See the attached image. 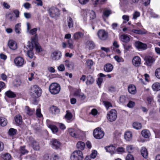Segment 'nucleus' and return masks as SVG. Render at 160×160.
<instances>
[{
  "label": "nucleus",
  "mask_w": 160,
  "mask_h": 160,
  "mask_svg": "<svg viewBox=\"0 0 160 160\" xmlns=\"http://www.w3.org/2000/svg\"><path fill=\"white\" fill-rule=\"evenodd\" d=\"M141 134L142 136L145 138H148L150 136V132L147 129L142 130L141 132Z\"/></svg>",
  "instance_id": "obj_32"
},
{
  "label": "nucleus",
  "mask_w": 160,
  "mask_h": 160,
  "mask_svg": "<svg viewBox=\"0 0 160 160\" xmlns=\"http://www.w3.org/2000/svg\"><path fill=\"white\" fill-rule=\"evenodd\" d=\"M8 46L10 49L15 50L17 48V44L16 42L13 40H10L8 42Z\"/></svg>",
  "instance_id": "obj_22"
},
{
  "label": "nucleus",
  "mask_w": 160,
  "mask_h": 160,
  "mask_svg": "<svg viewBox=\"0 0 160 160\" xmlns=\"http://www.w3.org/2000/svg\"><path fill=\"white\" fill-rule=\"evenodd\" d=\"M67 22L68 26L69 28H71L73 27V22L72 18L70 17L68 18Z\"/></svg>",
  "instance_id": "obj_37"
},
{
  "label": "nucleus",
  "mask_w": 160,
  "mask_h": 160,
  "mask_svg": "<svg viewBox=\"0 0 160 160\" xmlns=\"http://www.w3.org/2000/svg\"><path fill=\"white\" fill-rule=\"evenodd\" d=\"M76 147L78 149L83 150L85 148V143L82 141H79L77 143Z\"/></svg>",
  "instance_id": "obj_30"
},
{
  "label": "nucleus",
  "mask_w": 160,
  "mask_h": 160,
  "mask_svg": "<svg viewBox=\"0 0 160 160\" xmlns=\"http://www.w3.org/2000/svg\"><path fill=\"white\" fill-rule=\"evenodd\" d=\"M49 128L51 129L52 132L54 133H56L58 132V128L55 126L50 125L49 126Z\"/></svg>",
  "instance_id": "obj_41"
},
{
  "label": "nucleus",
  "mask_w": 160,
  "mask_h": 160,
  "mask_svg": "<svg viewBox=\"0 0 160 160\" xmlns=\"http://www.w3.org/2000/svg\"><path fill=\"white\" fill-rule=\"evenodd\" d=\"M132 62L134 65L137 67L139 66L141 63V59L138 56L134 57L132 60Z\"/></svg>",
  "instance_id": "obj_20"
},
{
  "label": "nucleus",
  "mask_w": 160,
  "mask_h": 160,
  "mask_svg": "<svg viewBox=\"0 0 160 160\" xmlns=\"http://www.w3.org/2000/svg\"><path fill=\"white\" fill-rule=\"evenodd\" d=\"M117 112L115 109H112L108 112L107 115V118L110 122L115 121L117 118Z\"/></svg>",
  "instance_id": "obj_5"
},
{
  "label": "nucleus",
  "mask_w": 160,
  "mask_h": 160,
  "mask_svg": "<svg viewBox=\"0 0 160 160\" xmlns=\"http://www.w3.org/2000/svg\"><path fill=\"white\" fill-rule=\"evenodd\" d=\"M124 138L126 141H130L132 138V134L131 132L129 131L126 132L124 133Z\"/></svg>",
  "instance_id": "obj_23"
},
{
  "label": "nucleus",
  "mask_w": 160,
  "mask_h": 160,
  "mask_svg": "<svg viewBox=\"0 0 160 160\" xmlns=\"http://www.w3.org/2000/svg\"><path fill=\"white\" fill-rule=\"evenodd\" d=\"M140 15V13L139 12L137 11H136L133 14V19H136L137 18L139 17Z\"/></svg>",
  "instance_id": "obj_53"
},
{
  "label": "nucleus",
  "mask_w": 160,
  "mask_h": 160,
  "mask_svg": "<svg viewBox=\"0 0 160 160\" xmlns=\"http://www.w3.org/2000/svg\"><path fill=\"white\" fill-rule=\"evenodd\" d=\"M132 32L134 33L139 34H146L147 32V31L144 29L142 30L133 29L132 30Z\"/></svg>",
  "instance_id": "obj_34"
},
{
  "label": "nucleus",
  "mask_w": 160,
  "mask_h": 160,
  "mask_svg": "<svg viewBox=\"0 0 160 160\" xmlns=\"http://www.w3.org/2000/svg\"><path fill=\"white\" fill-rule=\"evenodd\" d=\"M68 132L70 135L72 137L78 138L79 136L78 131L74 129L69 128L68 129Z\"/></svg>",
  "instance_id": "obj_14"
},
{
  "label": "nucleus",
  "mask_w": 160,
  "mask_h": 160,
  "mask_svg": "<svg viewBox=\"0 0 160 160\" xmlns=\"http://www.w3.org/2000/svg\"><path fill=\"white\" fill-rule=\"evenodd\" d=\"M95 46V44L93 41L90 40L87 41L85 44V48L89 50L94 49Z\"/></svg>",
  "instance_id": "obj_17"
},
{
  "label": "nucleus",
  "mask_w": 160,
  "mask_h": 160,
  "mask_svg": "<svg viewBox=\"0 0 160 160\" xmlns=\"http://www.w3.org/2000/svg\"><path fill=\"white\" fill-rule=\"evenodd\" d=\"M72 117V114L69 111H67L66 114L65 116V118L68 120H70Z\"/></svg>",
  "instance_id": "obj_44"
},
{
  "label": "nucleus",
  "mask_w": 160,
  "mask_h": 160,
  "mask_svg": "<svg viewBox=\"0 0 160 160\" xmlns=\"http://www.w3.org/2000/svg\"><path fill=\"white\" fill-rule=\"evenodd\" d=\"M37 31V28H34L31 30L29 31V33L32 34V35H34V36L35 34H36V32Z\"/></svg>",
  "instance_id": "obj_54"
},
{
  "label": "nucleus",
  "mask_w": 160,
  "mask_h": 160,
  "mask_svg": "<svg viewBox=\"0 0 160 160\" xmlns=\"http://www.w3.org/2000/svg\"><path fill=\"white\" fill-rule=\"evenodd\" d=\"M126 160H134V158L132 155L128 154L126 158Z\"/></svg>",
  "instance_id": "obj_55"
},
{
  "label": "nucleus",
  "mask_w": 160,
  "mask_h": 160,
  "mask_svg": "<svg viewBox=\"0 0 160 160\" xmlns=\"http://www.w3.org/2000/svg\"><path fill=\"white\" fill-rule=\"evenodd\" d=\"M113 69V66L111 64H106L104 67V70L107 72H109L112 71Z\"/></svg>",
  "instance_id": "obj_26"
},
{
  "label": "nucleus",
  "mask_w": 160,
  "mask_h": 160,
  "mask_svg": "<svg viewBox=\"0 0 160 160\" xmlns=\"http://www.w3.org/2000/svg\"><path fill=\"white\" fill-rule=\"evenodd\" d=\"M141 152L142 156L145 158H146L148 156V152L147 149L145 147L142 148L141 150Z\"/></svg>",
  "instance_id": "obj_29"
},
{
  "label": "nucleus",
  "mask_w": 160,
  "mask_h": 160,
  "mask_svg": "<svg viewBox=\"0 0 160 160\" xmlns=\"http://www.w3.org/2000/svg\"><path fill=\"white\" fill-rule=\"evenodd\" d=\"M99 38L102 40H106L108 37V33L104 30H99L97 33Z\"/></svg>",
  "instance_id": "obj_10"
},
{
  "label": "nucleus",
  "mask_w": 160,
  "mask_h": 160,
  "mask_svg": "<svg viewBox=\"0 0 160 160\" xmlns=\"http://www.w3.org/2000/svg\"><path fill=\"white\" fill-rule=\"evenodd\" d=\"M127 150L129 153H131L132 150V145H128L127 147Z\"/></svg>",
  "instance_id": "obj_63"
},
{
  "label": "nucleus",
  "mask_w": 160,
  "mask_h": 160,
  "mask_svg": "<svg viewBox=\"0 0 160 160\" xmlns=\"http://www.w3.org/2000/svg\"><path fill=\"white\" fill-rule=\"evenodd\" d=\"M117 151L121 154L125 152V149L122 147H119L117 149Z\"/></svg>",
  "instance_id": "obj_51"
},
{
  "label": "nucleus",
  "mask_w": 160,
  "mask_h": 160,
  "mask_svg": "<svg viewBox=\"0 0 160 160\" xmlns=\"http://www.w3.org/2000/svg\"><path fill=\"white\" fill-rule=\"evenodd\" d=\"M107 152H110L111 154H113L115 152V148L112 145H110L105 148Z\"/></svg>",
  "instance_id": "obj_25"
},
{
  "label": "nucleus",
  "mask_w": 160,
  "mask_h": 160,
  "mask_svg": "<svg viewBox=\"0 0 160 160\" xmlns=\"http://www.w3.org/2000/svg\"><path fill=\"white\" fill-rule=\"evenodd\" d=\"M119 38L121 41L125 42H128L130 40V38L129 36L125 34L121 35Z\"/></svg>",
  "instance_id": "obj_24"
},
{
  "label": "nucleus",
  "mask_w": 160,
  "mask_h": 160,
  "mask_svg": "<svg viewBox=\"0 0 160 160\" xmlns=\"http://www.w3.org/2000/svg\"><path fill=\"white\" fill-rule=\"evenodd\" d=\"M17 132V131L16 129L10 128L9 130L8 133L11 136H13L16 134Z\"/></svg>",
  "instance_id": "obj_47"
},
{
  "label": "nucleus",
  "mask_w": 160,
  "mask_h": 160,
  "mask_svg": "<svg viewBox=\"0 0 160 160\" xmlns=\"http://www.w3.org/2000/svg\"><path fill=\"white\" fill-rule=\"evenodd\" d=\"M86 65L89 68H91V67L93 64V62L91 60H88L86 62Z\"/></svg>",
  "instance_id": "obj_49"
},
{
  "label": "nucleus",
  "mask_w": 160,
  "mask_h": 160,
  "mask_svg": "<svg viewBox=\"0 0 160 160\" xmlns=\"http://www.w3.org/2000/svg\"><path fill=\"white\" fill-rule=\"evenodd\" d=\"M68 43L69 45V48L71 49L73 48V46L72 44V40L71 39L68 40Z\"/></svg>",
  "instance_id": "obj_57"
},
{
  "label": "nucleus",
  "mask_w": 160,
  "mask_h": 160,
  "mask_svg": "<svg viewBox=\"0 0 160 160\" xmlns=\"http://www.w3.org/2000/svg\"><path fill=\"white\" fill-rule=\"evenodd\" d=\"M93 135L96 138L100 139L103 137L104 135V132L101 130V128H98L94 130Z\"/></svg>",
  "instance_id": "obj_8"
},
{
  "label": "nucleus",
  "mask_w": 160,
  "mask_h": 160,
  "mask_svg": "<svg viewBox=\"0 0 160 160\" xmlns=\"http://www.w3.org/2000/svg\"><path fill=\"white\" fill-rule=\"evenodd\" d=\"M38 35L35 34V36L31 37V42H29L27 46L28 48H30L33 49V48L35 47L36 52L38 53L42 50L41 47L38 42Z\"/></svg>",
  "instance_id": "obj_1"
},
{
  "label": "nucleus",
  "mask_w": 160,
  "mask_h": 160,
  "mask_svg": "<svg viewBox=\"0 0 160 160\" xmlns=\"http://www.w3.org/2000/svg\"><path fill=\"white\" fill-rule=\"evenodd\" d=\"M60 157L58 155L54 154L52 157L53 160H60Z\"/></svg>",
  "instance_id": "obj_64"
},
{
  "label": "nucleus",
  "mask_w": 160,
  "mask_h": 160,
  "mask_svg": "<svg viewBox=\"0 0 160 160\" xmlns=\"http://www.w3.org/2000/svg\"><path fill=\"white\" fill-rule=\"evenodd\" d=\"M83 158L82 153L80 150H76L71 154V160H82Z\"/></svg>",
  "instance_id": "obj_6"
},
{
  "label": "nucleus",
  "mask_w": 160,
  "mask_h": 160,
  "mask_svg": "<svg viewBox=\"0 0 160 160\" xmlns=\"http://www.w3.org/2000/svg\"><path fill=\"white\" fill-rule=\"evenodd\" d=\"M2 157L5 160H10L11 158V155L8 153H6L2 155Z\"/></svg>",
  "instance_id": "obj_43"
},
{
  "label": "nucleus",
  "mask_w": 160,
  "mask_h": 160,
  "mask_svg": "<svg viewBox=\"0 0 160 160\" xmlns=\"http://www.w3.org/2000/svg\"><path fill=\"white\" fill-rule=\"evenodd\" d=\"M21 24L20 23H18L15 25V31L17 33L20 34L21 33Z\"/></svg>",
  "instance_id": "obj_38"
},
{
  "label": "nucleus",
  "mask_w": 160,
  "mask_h": 160,
  "mask_svg": "<svg viewBox=\"0 0 160 160\" xmlns=\"http://www.w3.org/2000/svg\"><path fill=\"white\" fill-rule=\"evenodd\" d=\"M145 64L148 66H151L155 61V59L152 56H146L144 58Z\"/></svg>",
  "instance_id": "obj_13"
},
{
  "label": "nucleus",
  "mask_w": 160,
  "mask_h": 160,
  "mask_svg": "<svg viewBox=\"0 0 160 160\" xmlns=\"http://www.w3.org/2000/svg\"><path fill=\"white\" fill-rule=\"evenodd\" d=\"M84 36L83 34L80 32H78L73 34V38L75 40H78L80 38H82Z\"/></svg>",
  "instance_id": "obj_28"
},
{
  "label": "nucleus",
  "mask_w": 160,
  "mask_h": 160,
  "mask_svg": "<svg viewBox=\"0 0 160 160\" xmlns=\"http://www.w3.org/2000/svg\"><path fill=\"white\" fill-rule=\"evenodd\" d=\"M62 56V53L58 51H55L51 54V57L52 59L54 61L59 60Z\"/></svg>",
  "instance_id": "obj_9"
},
{
  "label": "nucleus",
  "mask_w": 160,
  "mask_h": 160,
  "mask_svg": "<svg viewBox=\"0 0 160 160\" xmlns=\"http://www.w3.org/2000/svg\"><path fill=\"white\" fill-rule=\"evenodd\" d=\"M5 94L9 98H14L16 97L15 93L10 90H8L6 92Z\"/></svg>",
  "instance_id": "obj_36"
},
{
  "label": "nucleus",
  "mask_w": 160,
  "mask_h": 160,
  "mask_svg": "<svg viewBox=\"0 0 160 160\" xmlns=\"http://www.w3.org/2000/svg\"><path fill=\"white\" fill-rule=\"evenodd\" d=\"M87 84H92L94 81V79L93 78L91 75H88L87 77Z\"/></svg>",
  "instance_id": "obj_35"
},
{
  "label": "nucleus",
  "mask_w": 160,
  "mask_h": 160,
  "mask_svg": "<svg viewBox=\"0 0 160 160\" xmlns=\"http://www.w3.org/2000/svg\"><path fill=\"white\" fill-rule=\"evenodd\" d=\"M132 126L133 128L136 129H139L142 128L141 123L139 122H134L133 123Z\"/></svg>",
  "instance_id": "obj_42"
},
{
  "label": "nucleus",
  "mask_w": 160,
  "mask_h": 160,
  "mask_svg": "<svg viewBox=\"0 0 160 160\" xmlns=\"http://www.w3.org/2000/svg\"><path fill=\"white\" fill-rule=\"evenodd\" d=\"M124 49L127 51L129 50L132 48V46L130 45L124 44L123 45Z\"/></svg>",
  "instance_id": "obj_61"
},
{
  "label": "nucleus",
  "mask_w": 160,
  "mask_h": 160,
  "mask_svg": "<svg viewBox=\"0 0 160 160\" xmlns=\"http://www.w3.org/2000/svg\"><path fill=\"white\" fill-rule=\"evenodd\" d=\"M128 91L129 93L134 94L137 92L136 87L133 84H130L128 87Z\"/></svg>",
  "instance_id": "obj_19"
},
{
  "label": "nucleus",
  "mask_w": 160,
  "mask_h": 160,
  "mask_svg": "<svg viewBox=\"0 0 160 160\" xmlns=\"http://www.w3.org/2000/svg\"><path fill=\"white\" fill-rule=\"evenodd\" d=\"M135 45L136 48L138 49H142L144 50L146 49L147 47V45L146 44L138 41L136 42Z\"/></svg>",
  "instance_id": "obj_18"
},
{
  "label": "nucleus",
  "mask_w": 160,
  "mask_h": 160,
  "mask_svg": "<svg viewBox=\"0 0 160 160\" xmlns=\"http://www.w3.org/2000/svg\"><path fill=\"white\" fill-rule=\"evenodd\" d=\"M52 148L56 149H58L61 146L60 142L56 139H52L51 142Z\"/></svg>",
  "instance_id": "obj_15"
},
{
  "label": "nucleus",
  "mask_w": 160,
  "mask_h": 160,
  "mask_svg": "<svg viewBox=\"0 0 160 160\" xmlns=\"http://www.w3.org/2000/svg\"><path fill=\"white\" fill-rule=\"evenodd\" d=\"M152 88L155 91L160 90V83L158 82L154 83L152 85Z\"/></svg>",
  "instance_id": "obj_33"
},
{
  "label": "nucleus",
  "mask_w": 160,
  "mask_h": 160,
  "mask_svg": "<svg viewBox=\"0 0 160 160\" xmlns=\"http://www.w3.org/2000/svg\"><path fill=\"white\" fill-rule=\"evenodd\" d=\"M50 111L53 114H56L59 112V109L56 106H52L50 108Z\"/></svg>",
  "instance_id": "obj_31"
},
{
  "label": "nucleus",
  "mask_w": 160,
  "mask_h": 160,
  "mask_svg": "<svg viewBox=\"0 0 160 160\" xmlns=\"http://www.w3.org/2000/svg\"><path fill=\"white\" fill-rule=\"evenodd\" d=\"M58 68L59 71H63L65 70V67L63 64H61L58 67Z\"/></svg>",
  "instance_id": "obj_56"
},
{
  "label": "nucleus",
  "mask_w": 160,
  "mask_h": 160,
  "mask_svg": "<svg viewBox=\"0 0 160 160\" xmlns=\"http://www.w3.org/2000/svg\"><path fill=\"white\" fill-rule=\"evenodd\" d=\"M36 113L37 116L39 118H41L42 116L41 112V109L39 108L37 109Z\"/></svg>",
  "instance_id": "obj_52"
},
{
  "label": "nucleus",
  "mask_w": 160,
  "mask_h": 160,
  "mask_svg": "<svg viewBox=\"0 0 160 160\" xmlns=\"http://www.w3.org/2000/svg\"><path fill=\"white\" fill-rule=\"evenodd\" d=\"M48 12L50 16L52 18L58 17L60 15L59 10L55 7H52L48 10Z\"/></svg>",
  "instance_id": "obj_7"
},
{
  "label": "nucleus",
  "mask_w": 160,
  "mask_h": 160,
  "mask_svg": "<svg viewBox=\"0 0 160 160\" xmlns=\"http://www.w3.org/2000/svg\"><path fill=\"white\" fill-rule=\"evenodd\" d=\"M112 11L110 10L106 9L103 12V15L106 18L108 17L109 15L111 13Z\"/></svg>",
  "instance_id": "obj_46"
},
{
  "label": "nucleus",
  "mask_w": 160,
  "mask_h": 160,
  "mask_svg": "<svg viewBox=\"0 0 160 160\" xmlns=\"http://www.w3.org/2000/svg\"><path fill=\"white\" fill-rule=\"evenodd\" d=\"M65 64L66 66L68 68H71L74 67V63L72 62L66 60L64 61Z\"/></svg>",
  "instance_id": "obj_40"
},
{
  "label": "nucleus",
  "mask_w": 160,
  "mask_h": 160,
  "mask_svg": "<svg viewBox=\"0 0 160 160\" xmlns=\"http://www.w3.org/2000/svg\"><path fill=\"white\" fill-rule=\"evenodd\" d=\"M60 90V85L56 83H52L49 87V91L52 94H56L58 93Z\"/></svg>",
  "instance_id": "obj_4"
},
{
  "label": "nucleus",
  "mask_w": 160,
  "mask_h": 160,
  "mask_svg": "<svg viewBox=\"0 0 160 160\" xmlns=\"http://www.w3.org/2000/svg\"><path fill=\"white\" fill-rule=\"evenodd\" d=\"M14 62L17 66L21 67L24 65V61L23 58L21 57H18L15 58Z\"/></svg>",
  "instance_id": "obj_11"
},
{
  "label": "nucleus",
  "mask_w": 160,
  "mask_h": 160,
  "mask_svg": "<svg viewBox=\"0 0 160 160\" xmlns=\"http://www.w3.org/2000/svg\"><path fill=\"white\" fill-rule=\"evenodd\" d=\"M114 59L118 62H123L124 61L123 58L118 55H115L114 57Z\"/></svg>",
  "instance_id": "obj_45"
},
{
  "label": "nucleus",
  "mask_w": 160,
  "mask_h": 160,
  "mask_svg": "<svg viewBox=\"0 0 160 160\" xmlns=\"http://www.w3.org/2000/svg\"><path fill=\"white\" fill-rule=\"evenodd\" d=\"M103 102L107 109H108L109 107H112L111 103L107 101H103Z\"/></svg>",
  "instance_id": "obj_50"
},
{
  "label": "nucleus",
  "mask_w": 160,
  "mask_h": 160,
  "mask_svg": "<svg viewBox=\"0 0 160 160\" xmlns=\"http://www.w3.org/2000/svg\"><path fill=\"white\" fill-rule=\"evenodd\" d=\"M79 2L82 5H85L88 3L89 0H78Z\"/></svg>",
  "instance_id": "obj_62"
},
{
  "label": "nucleus",
  "mask_w": 160,
  "mask_h": 160,
  "mask_svg": "<svg viewBox=\"0 0 160 160\" xmlns=\"http://www.w3.org/2000/svg\"><path fill=\"white\" fill-rule=\"evenodd\" d=\"M29 49H28L27 51L25 49L27 48L26 47H24V52H27V54L28 56L31 59H33L35 58L34 56V53L33 51V49H32L30 48H28Z\"/></svg>",
  "instance_id": "obj_16"
},
{
  "label": "nucleus",
  "mask_w": 160,
  "mask_h": 160,
  "mask_svg": "<svg viewBox=\"0 0 160 160\" xmlns=\"http://www.w3.org/2000/svg\"><path fill=\"white\" fill-rule=\"evenodd\" d=\"M30 92L32 97L38 98L41 95L42 90L38 85H35L31 87Z\"/></svg>",
  "instance_id": "obj_2"
},
{
  "label": "nucleus",
  "mask_w": 160,
  "mask_h": 160,
  "mask_svg": "<svg viewBox=\"0 0 160 160\" xmlns=\"http://www.w3.org/2000/svg\"><path fill=\"white\" fill-rule=\"evenodd\" d=\"M7 120L3 117H0V125L2 126H5L7 124Z\"/></svg>",
  "instance_id": "obj_39"
},
{
  "label": "nucleus",
  "mask_w": 160,
  "mask_h": 160,
  "mask_svg": "<svg viewBox=\"0 0 160 160\" xmlns=\"http://www.w3.org/2000/svg\"><path fill=\"white\" fill-rule=\"evenodd\" d=\"M30 143L32 144L33 148L36 150H38L40 149V146L38 143L35 140H34L32 137H30L29 138Z\"/></svg>",
  "instance_id": "obj_12"
},
{
  "label": "nucleus",
  "mask_w": 160,
  "mask_h": 160,
  "mask_svg": "<svg viewBox=\"0 0 160 160\" xmlns=\"http://www.w3.org/2000/svg\"><path fill=\"white\" fill-rule=\"evenodd\" d=\"M97 155V152L96 150L92 151V153L91 154V157L92 158H94Z\"/></svg>",
  "instance_id": "obj_59"
},
{
  "label": "nucleus",
  "mask_w": 160,
  "mask_h": 160,
  "mask_svg": "<svg viewBox=\"0 0 160 160\" xmlns=\"http://www.w3.org/2000/svg\"><path fill=\"white\" fill-rule=\"evenodd\" d=\"M126 98L124 96H122L120 97V101L122 103L126 101Z\"/></svg>",
  "instance_id": "obj_60"
},
{
  "label": "nucleus",
  "mask_w": 160,
  "mask_h": 160,
  "mask_svg": "<svg viewBox=\"0 0 160 160\" xmlns=\"http://www.w3.org/2000/svg\"><path fill=\"white\" fill-rule=\"evenodd\" d=\"M14 119L15 122L18 125H21L22 122V116L19 115H17L14 117Z\"/></svg>",
  "instance_id": "obj_27"
},
{
  "label": "nucleus",
  "mask_w": 160,
  "mask_h": 160,
  "mask_svg": "<svg viewBox=\"0 0 160 160\" xmlns=\"http://www.w3.org/2000/svg\"><path fill=\"white\" fill-rule=\"evenodd\" d=\"M24 111L29 116L32 115L35 112L34 109L31 108L28 106H25Z\"/></svg>",
  "instance_id": "obj_21"
},
{
  "label": "nucleus",
  "mask_w": 160,
  "mask_h": 160,
  "mask_svg": "<svg viewBox=\"0 0 160 160\" xmlns=\"http://www.w3.org/2000/svg\"><path fill=\"white\" fill-rule=\"evenodd\" d=\"M81 13L85 19L89 18L90 19H93L96 17L95 13L92 10H83L82 11Z\"/></svg>",
  "instance_id": "obj_3"
},
{
  "label": "nucleus",
  "mask_w": 160,
  "mask_h": 160,
  "mask_svg": "<svg viewBox=\"0 0 160 160\" xmlns=\"http://www.w3.org/2000/svg\"><path fill=\"white\" fill-rule=\"evenodd\" d=\"M134 105L135 102H134L130 101L127 104V106L129 108H132L134 106Z\"/></svg>",
  "instance_id": "obj_58"
},
{
  "label": "nucleus",
  "mask_w": 160,
  "mask_h": 160,
  "mask_svg": "<svg viewBox=\"0 0 160 160\" xmlns=\"http://www.w3.org/2000/svg\"><path fill=\"white\" fill-rule=\"evenodd\" d=\"M155 74L157 78L160 79V68H158L155 70Z\"/></svg>",
  "instance_id": "obj_48"
}]
</instances>
